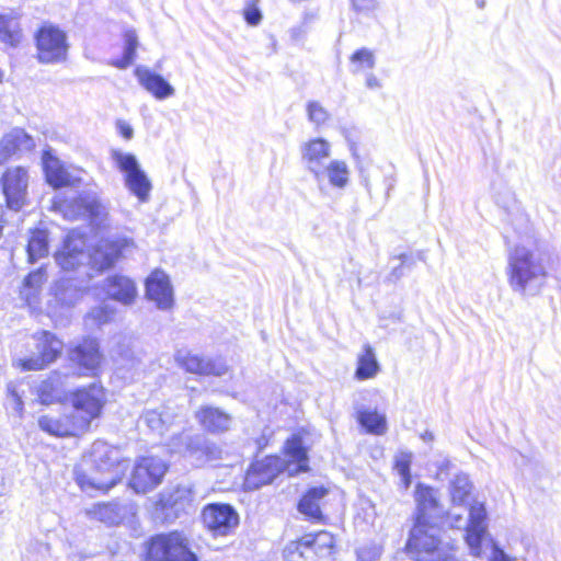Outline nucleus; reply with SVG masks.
Listing matches in <instances>:
<instances>
[{
    "label": "nucleus",
    "mask_w": 561,
    "mask_h": 561,
    "mask_svg": "<svg viewBox=\"0 0 561 561\" xmlns=\"http://www.w3.org/2000/svg\"><path fill=\"white\" fill-rule=\"evenodd\" d=\"M2 191L10 209L20 210L26 201L28 174L22 167L8 169L1 179Z\"/></svg>",
    "instance_id": "nucleus-15"
},
{
    "label": "nucleus",
    "mask_w": 561,
    "mask_h": 561,
    "mask_svg": "<svg viewBox=\"0 0 561 561\" xmlns=\"http://www.w3.org/2000/svg\"><path fill=\"white\" fill-rule=\"evenodd\" d=\"M35 147L34 139L21 128H14L0 140V165L14 154L28 152Z\"/></svg>",
    "instance_id": "nucleus-23"
},
{
    "label": "nucleus",
    "mask_w": 561,
    "mask_h": 561,
    "mask_svg": "<svg viewBox=\"0 0 561 561\" xmlns=\"http://www.w3.org/2000/svg\"><path fill=\"white\" fill-rule=\"evenodd\" d=\"M444 463L447 467L449 465V460H446Z\"/></svg>",
    "instance_id": "nucleus-60"
},
{
    "label": "nucleus",
    "mask_w": 561,
    "mask_h": 561,
    "mask_svg": "<svg viewBox=\"0 0 561 561\" xmlns=\"http://www.w3.org/2000/svg\"><path fill=\"white\" fill-rule=\"evenodd\" d=\"M414 499L416 502L415 523H436L445 515L439 503L437 490L432 486L419 483L415 488Z\"/></svg>",
    "instance_id": "nucleus-17"
},
{
    "label": "nucleus",
    "mask_w": 561,
    "mask_h": 561,
    "mask_svg": "<svg viewBox=\"0 0 561 561\" xmlns=\"http://www.w3.org/2000/svg\"><path fill=\"white\" fill-rule=\"evenodd\" d=\"M284 554L288 561H316L318 559L313 552V546L311 542H307L306 535L299 540L288 543Z\"/></svg>",
    "instance_id": "nucleus-40"
},
{
    "label": "nucleus",
    "mask_w": 561,
    "mask_h": 561,
    "mask_svg": "<svg viewBox=\"0 0 561 561\" xmlns=\"http://www.w3.org/2000/svg\"><path fill=\"white\" fill-rule=\"evenodd\" d=\"M38 426L42 431L54 436H76L83 432L81 427H77V421L71 414L64 417H51L43 415L38 420Z\"/></svg>",
    "instance_id": "nucleus-29"
},
{
    "label": "nucleus",
    "mask_w": 561,
    "mask_h": 561,
    "mask_svg": "<svg viewBox=\"0 0 561 561\" xmlns=\"http://www.w3.org/2000/svg\"><path fill=\"white\" fill-rule=\"evenodd\" d=\"M124 50L121 59L113 60L112 66L118 69H126L134 64L139 47V39L134 28H128L123 34Z\"/></svg>",
    "instance_id": "nucleus-36"
},
{
    "label": "nucleus",
    "mask_w": 561,
    "mask_h": 561,
    "mask_svg": "<svg viewBox=\"0 0 561 561\" xmlns=\"http://www.w3.org/2000/svg\"><path fill=\"white\" fill-rule=\"evenodd\" d=\"M38 60L43 64L64 61L67 57V35L54 25H44L36 34Z\"/></svg>",
    "instance_id": "nucleus-10"
},
{
    "label": "nucleus",
    "mask_w": 561,
    "mask_h": 561,
    "mask_svg": "<svg viewBox=\"0 0 561 561\" xmlns=\"http://www.w3.org/2000/svg\"><path fill=\"white\" fill-rule=\"evenodd\" d=\"M201 426L210 433H222L230 428L232 419L225 411L214 407H202L196 412Z\"/></svg>",
    "instance_id": "nucleus-27"
},
{
    "label": "nucleus",
    "mask_w": 561,
    "mask_h": 561,
    "mask_svg": "<svg viewBox=\"0 0 561 561\" xmlns=\"http://www.w3.org/2000/svg\"><path fill=\"white\" fill-rule=\"evenodd\" d=\"M327 495L328 490L325 488H311L310 490L307 491V493L300 499L298 503L299 513H301L306 518L310 520L321 522L323 519L321 505Z\"/></svg>",
    "instance_id": "nucleus-30"
},
{
    "label": "nucleus",
    "mask_w": 561,
    "mask_h": 561,
    "mask_svg": "<svg viewBox=\"0 0 561 561\" xmlns=\"http://www.w3.org/2000/svg\"><path fill=\"white\" fill-rule=\"evenodd\" d=\"M195 494L191 484H179L161 493L160 505L163 510L173 511L176 515L193 508Z\"/></svg>",
    "instance_id": "nucleus-26"
},
{
    "label": "nucleus",
    "mask_w": 561,
    "mask_h": 561,
    "mask_svg": "<svg viewBox=\"0 0 561 561\" xmlns=\"http://www.w3.org/2000/svg\"><path fill=\"white\" fill-rule=\"evenodd\" d=\"M260 0H245L243 15L249 25L255 26L262 20V13L259 9Z\"/></svg>",
    "instance_id": "nucleus-49"
},
{
    "label": "nucleus",
    "mask_w": 561,
    "mask_h": 561,
    "mask_svg": "<svg viewBox=\"0 0 561 561\" xmlns=\"http://www.w3.org/2000/svg\"><path fill=\"white\" fill-rule=\"evenodd\" d=\"M83 288L70 278L59 279L53 287L55 300L61 307L75 306L83 297Z\"/></svg>",
    "instance_id": "nucleus-33"
},
{
    "label": "nucleus",
    "mask_w": 561,
    "mask_h": 561,
    "mask_svg": "<svg viewBox=\"0 0 561 561\" xmlns=\"http://www.w3.org/2000/svg\"><path fill=\"white\" fill-rule=\"evenodd\" d=\"M421 438L423 442L427 443V442H433L434 440V434L430 431H426L424 432L422 435H421Z\"/></svg>",
    "instance_id": "nucleus-57"
},
{
    "label": "nucleus",
    "mask_w": 561,
    "mask_h": 561,
    "mask_svg": "<svg viewBox=\"0 0 561 561\" xmlns=\"http://www.w3.org/2000/svg\"><path fill=\"white\" fill-rule=\"evenodd\" d=\"M35 147L34 139L21 128H14L0 140V165L14 154L28 152Z\"/></svg>",
    "instance_id": "nucleus-24"
},
{
    "label": "nucleus",
    "mask_w": 561,
    "mask_h": 561,
    "mask_svg": "<svg viewBox=\"0 0 561 561\" xmlns=\"http://www.w3.org/2000/svg\"><path fill=\"white\" fill-rule=\"evenodd\" d=\"M146 296L160 310H169L173 307V288L169 276L163 271L156 270L148 276Z\"/></svg>",
    "instance_id": "nucleus-19"
},
{
    "label": "nucleus",
    "mask_w": 561,
    "mask_h": 561,
    "mask_svg": "<svg viewBox=\"0 0 561 561\" xmlns=\"http://www.w3.org/2000/svg\"><path fill=\"white\" fill-rule=\"evenodd\" d=\"M473 490V483L465 472L456 473L449 481L448 492L453 506L469 505V497Z\"/></svg>",
    "instance_id": "nucleus-34"
},
{
    "label": "nucleus",
    "mask_w": 561,
    "mask_h": 561,
    "mask_svg": "<svg viewBox=\"0 0 561 561\" xmlns=\"http://www.w3.org/2000/svg\"><path fill=\"white\" fill-rule=\"evenodd\" d=\"M142 422L154 433L163 435L172 423V415L162 410H147L141 416Z\"/></svg>",
    "instance_id": "nucleus-43"
},
{
    "label": "nucleus",
    "mask_w": 561,
    "mask_h": 561,
    "mask_svg": "<svg viewBox=\"0 0 561 561\" xmlns=\"http://www.w3.org/2000/svg\"><path fill=\"white\" fill-rule=\"evenodd\" d=\"M26 251L30 263H35L36 261L46 257L49 251L48 232L43 229L32 231Z\"/></svg>",
    "instance_id": "nucleus-38"
},
{
    "label": "nucleus",
    "mask_w": 561,
    "mask_h": 561,
    "mask_svg": "<svg viewBox=\"0 0 561 561\" xmlns=\"http://www.w3.org/2000/svg\"><path fill=\"white\" fill-rule=\"evenodd\" d=\"M133 247V239L126 237L102 240L93 252L88 253L87 263L92 270L105 271L111 268L117 259Z\"/></svg>",
    "instance_id": "nucleus-13"
},
{
    "label": "nucleus",
    "mask_w": 561,
    "mask_h": 561,
    "mask_svg": "<svg viewBox=\"0 0 561 561\" xmlns=\"http://www.w3.org/2000/svg\"><path fill=\"white\" fill-rule=\"evenodd\" d=\"M307 542L313 546V552L318 560L331 559L335 549V540L331 533L322 530L317 534H308Z\"/></svg>",
    "instance_id": "nucleus-37"
},
{
    "label": "nucleus",
    "mask_w": 561,
    "mask_h": 561,
    "mask_svg": "<svg viewBox=\"0 0 561 561\" xmlns=\"http://www.w3.org/2000/svg\"><path fill=\"white\" fill-rule=\"evenodd\" d=\"M135 76L140 85L158 100H165L174 95V88L159 73L145 66L135 69Z\"/></svg>",
    "instance_id": "nucleus-25"
},
{
    "label": "nucleus",
    "mask_w": 561,
    "mask_h": 561,
    "mask_svg": "<svg viewBox=\"0 0 561 561\" xmlns=\"http://www.w3.org/2000/svg\"><path fill=\"white\" fill-rule=\"evenodd\" d=\"M447 524L451 528L463 529L465 540L472 556L479 557L482 548L481 543L486 535V510L483 503L474 502L466 506H453L445 512Z\"/></svg>",
    "instance_id": "nucleus-3"
},
{
    "label": "nucleus",
    "mask_w": 561,
    "mask_h": 561,
    "mask_svg": "<svg viewBox=\"0 0 561 561\" xmlns=\"http://www.w3.org/2000/svg\"><path fill=\"white\" fill-rule=\"evenodd\" d=\"M85 241L81 236L68 234L64 248L55 256L57 264L65 271L76 270L87 263Z\"/></svg>",
    "instance_id": "nucleus-22"
},
{
    "label": "nucleus",
    "mask_w": 561,
    "mask_h": 561,
    "mask_svg": "<svg viewBox=\"0 0 561 561\" xmlns=\"http://www.w3.org/2000/svg\"><path fill=\"white\" fill-rule=\"evenodd\" d=\"M43 164L47 182L54 187L71 185L77 180L57 158L49 153L44 154Z\"/></svg>",
    "instance_id": "nucleus-32"
},
{
    "label": "nucleus",
    "mask_w": 561,
    "mask_h": 561,
    "mask_svg": "<svg viewBox=\"0 0 561 561\" xmlns=\"http://www.w3.org/2000/svg\"><path fill=\"white\" fill-rule=\"evenodd\" d=\"M366 87L371 90L380 89L381 82L374 73H368L366 77Z\"/></svg>",
    "instance_id": "nucleus-54"
},
{
    "label": "nucleus",
    "mask_w": 561,
    "mask_h": 561,
    "mask_svg": "<svg viewBox=\"0 0 561 561\" xmlns=\"http://www.w3.org/2000/svg\"><path fill=\"white\" fill-rule=\"evenodd\" d=\"M284 450L287 459L270 456L253 463L247 473L245 484L249 488L257 489L272 483L282 471L286 470L289 476H293L309 469L307 450L299 436L287 439Z\"/></svg>",
    "instance_id": "nucleus-1"
},
{
    "label": "nucleus",
    "mask_w": 561,
    "mask_h": 561,
    "mask_svg": "<svg viewBox=\"0 0 561 561\" xmlns=\"http://www.w3.org/2000/svg\"><path fill=\"white\" fill-rule=\"evenodd\" d=\"M91 458L95 472L91 476H81L78 481L82 488L91 486L107 491L119 480L118 450L104 442H95L91 448Z\"/></svg>",
    "instance_id": "nucleus-5"
},
{
    "label": "nucleus",
    "mask_w": 561,
    "mask_h": 561,
    "mask_svg": "<svg viewBox=\"0 0 561 561\" xmlns=\"http://www.w3.org/2000/svg\"><path fill=\"white\" fill-rule=\"evenodd\" d=\"M438 534L436 523H415L407 542L408 552L415 561H457L454 547L444 545Z\"/></svg>",
    "instance_id": "nucleus-4"
},
{
    "label": "nucleus",
    "mask_w": 561,
    "mask_h": 561,
    "mask_svg": "<svg viewBox=\"0 0 561 561\" xmlns=\"http://www.w3.org/2000/svg\"><path fill=\"white\" fill-rule=\"evenodd\" d=\"M20 42V24L12 14H0V43L16 46Z\"/></svg>",
    "instance_id": "nucleus-41"
},
{
    "label": "nucleus",
    "mask_w": 561,
    "mask_h": 561,
    "mask_svg": "<svg viewBox=\"0 0 561 561\" xmlns=\"http://www.w3.org/2000/svg\"><path fill=\"white\" fill-rule=\"evenodd\" d=\"M115 310L108 305L92 308L84 318V323L88 328H100L103 324L112 321Z\"/></svg>",
    "instance_id": "nucleus-46"
},
{
    "label": "nucleus",
    "mask_w": 561,
    "mask_h": 561,
    "mask_svg": "<svg viewBox=\"0 0 561 561\" xmlns=\"http://www.w3.org/2000/svg\"><path fill=\"white\" fill-rule=\"evenodd\" d=\"M8 396L12 409L20 413L23 409V401L12 383L8 385Z\"/></svg>",
    "instance_id": "nucleus-52"
},
{
    "label": "nucleus",
    "mask_w": 561,
    "mask_h": 561,
    "mask_svg": "<svg viewBox=\"0 0 561 561\" xmlns=\"http://www.w3.org/2000/svg\"><path fill=\"white\" fill-rule=\"evenodd\" d=\"M168 470L167 463L158 457L140 458L131 472L130 488L136 493H147L159 485Z\"/></svg>",
    "instance_id": "nucleus-12"
},
{
    "label": "nucleus",
    "mask_w": 561,
    "mask_h": 561,
    "mask_svg": "<svg viewBox=\"0 0 561 561\" xmlns=\"http://www.w3.org/2000/svg\"><path fill=\"white\" fill-rule=\"evenodd\" d=\"M358 421L367 430V432L381 435L387 430L386 417L371 410L358 411Z\"/></svg>",
    "instance_id": "nucleus-44"
},
{
    "label": "nucleus",
    "mask_w": 561,
    "mask_h": 561,
    "mask_svg": "<svg viewBox=\"0 0 561 561\" xmlns=\"http://www.w3.org/2000/svg\"><path fill=\"white\" fill-rule=\"evenodd\" d=\"M131 511L128 505L118 502L94 504L87 514L107 525H118Z\"/></svg>",
    "instance_id": "nucleus-28"
},
{
    "label": "nucleus",
    "mask_w": 561,
    "mask_h": 561,
    "mask_svg": "<svg viewBox=\"0 0 561 561\" xmlns=\"http://www.w3.org/2000/svg\"><path fill=\"white\" fill-rule=\"evenodd\" d=\"M203 520L215 536H226L237 527L239 516L232 506L216 503L204 508Z\"/></svg>",
    "instance_id": "nucleus-16"
},
{
    "label": "nucleus",
    "mask_w": 561,
    "mask_h": 561,
    "mask_svg": "<svg viewBox=\"0 0 561 561\" xmlns=\"http://www.w3.org/2000/svg\"><path fill=\"white\" fill-rule=\"evenodd\" d=\"M2 214H3V208L0 205V237L2 236Z\"/></svg>",
    "instance_id": "nucleus-59"
},
{
    "label": "nucleus",
    "mask_w": 561,
    "mask_h": 561,
    "mask_svg": "<svg viewBox=\"0 0 561 561\" xmlns=\"http://www.w3.org/2000/svg\"><path fill=\"white\" fill-rule=\"evenodd\" d=\"M106 293L112 299L123 305H130L136 297L137 290L131 279L115 275L107 278Z\"/></svg>",
    "instance_id": "nucleus-31"
},
{
    "label": "nucleus",
    "mask_w": 561,
    "mask_h": 561,
    "mask_svg": "<svg viewBox=\"0 0 561 561\" xmlns=\"http://www.w3.org/2000/svg\"><path fill=\"white\" fill-rule=\"evenodd\" d=\"M506 275L514 293L535 296L546 283L547 270L537 254L524 245H517L508 255Z\"/></svg>",
    "instance_id": "nucleus-2"
},
{
    "label": "nucleus",
    "mask_w": 561,
    "mask_h": 561,
    "mask_svg": "<svg viewBox=\"0 0 561 561\" xmlns=\"http://www.w3.org/2000/svg\"><path fill=\"white\" fill-rule=\"evenodd\" d=\"M350 175L351 171L345 161L332 159L319 171V174L313 175V179L319 191L324 193L328 187L346 188L350 184Z\"/></svg>",
    "instance_id": "nucleus-18"
},
{
    "label": "nucleus",
    "mask_w": 561,
    "mask_h": 561,
    "mask_svg": "<svg viewBox=\"0 0 561 561\" xmlns=\"http://www.w3.org/2000/svg\"><path fill=\"white\" fill-rule=\"evenodd\" d=\"M413 455L410 451H399L394 456V469L401 477L404 489H408L411 484V463Z\"/></svg>",
    "instance_id": "nucleus-48"
},
{
    "label": "nucleus",
    "mask_w": 561,
    "mask_h": 561,
    "mask_svg": "<svg viewBox=\"0 0 561 561\" xmlns=\"http://www.w3.org/2000/svg\"><path fill=\"white\" fill-rule=\"evenodd\" d=\"M398 259L401 261V265H403L408 262V255L405 253L399 254Z\"/></svg>",
    "instance_id": "nucleus-58"
},
{
    "label": "nucleus",
    "mask_w": 561,
    "mask_h": 561,
    "mask_svg": "<svg viewBox=\"0 0 561 561\" xmlns=\"http://www.w3.org/2000/svg\"><path fill=\"white\" fill-rule=\"evenodd\" d=\"M60 210L66 219L75 220L82 216H99L103 209L95 202L83 198H73L60 204Z\"/></svg>",
    "instance_id": "nucleus-35"
},
{
    "label": "nucleus",
    "mask_w": 561,
    "mask_h": 561,
    "mask_svg": "<svg viewBox=\"0 0 561 561\" xmlns=\"http://www.w3.org/2000/svg\"><path fill=\"white\" fill-rule=\"evenodd\" d=\"M331 151V144L324 138L310 139L301 145V161L312 176L332 160Z\"/></svg>",
    "instance_id": "nucleus-21"
},
{
    "label": "nucleus",
    "mask_w": 561,
    "mask_h": 561,
    "mask_svg": "<svg viewBox=\"0 0 561 561\" xmlns=\"http://www.w3.org/2000/svg\"><path fill=\"white\" fill-rule=\"evenodd\" d=\"M175 362L187 373L195 375L222 376L227 373V366L222 360H211L186 351H178Z\"/></svg>",
    "instance_id": "nucleus-20"
},
{
    "label": "nucleus",
    "mask_w": 561,
    "mask_h": 561,
    "mask_svg": "<svg viewBox=\"0 0 561 561\" xmlns=\"http://www.w3.org/2000/svg\"><path fill=\"white\" fill-rule=\"evenodd\" d=\"M379 371V364L376 359L373 347L369 344L364 346V353L358 356L355 376L359 380L373 378Z\"/></svg>",
    "instance_id": "nucleus-39"
},
{
    "label": "nucleus",
    "mask_w": 561,
    "mask_h": 561,
    "mask_svg": "<svg viewBox=\"0 0 561 561\" xmlns=\"http://www.w3.org/2000/svg\"><path fill=\"white\" fill-rule=\"evenodd\" d=\"M351 71L356 75L365 69H373L376 64L374 53L368 48L357 49L350 57Z\"/></svg>",
    "instance_id": "nucleus-47"
},
{
    "label": "nucleus",
    "mask_w": 561,
    "mask_h": 561,
    "mask_svg": "<svg viewBox=\"0 0 561 561\" xmlns=\"http://www.w3.org/2000/svg\"><path fill=\"white\" fill-rule=\"evenodd\" d=\"M147 554L150 561H197L196 554L187 546V539L176 531L153 537Z\"/></svg>",
    "instance_id": "nucleus-6"
},
{
    "label": "nucleus",
    "mask_w": 561,
    "mask_h": 561,
    "mask_svg": "<svg viewBox=\"0 0 561 561\" xmlns=\"http://www.w3.org/2000/svg\"><path fill=\"white\" fill-rule=\"evenodd\" d=\"M306 113L308 121L317 129L328 126L332 118L331 113L319 101H309L306 104Z\"/></svg>",
    "instance_id": "nucleus-45"
},
{
    "label": "nucleus",
    "mask_w": 561,
    "mask_h": 561,
    "mask_svg": "<svg viewBox=\"0 0 561 561\" xmlns=\"http://www.w3.org/2000/svg\"><path fill=\"white\" fill-rule=\"evenodd\" d=\"M403 275L402 273V265H399L398 267H394L391 272V276L394 277L396 279H399L401 278Z\"/></svg>",
    "instance_id": "nucleus-56"
},
{
    "label": "nucleus",
    "mask_w": 561,
    "mask_h": 561,
    "mask_svg": "<svg viewBox=\"0 0 561 561\" xmlns=\"http://www.w3.org/2000/svg\"><path fill=\"white\" fill-rule=\"evenodd\" d=\"M45 280L46 273L43 267L31 272L25 277L21 295L30 306L36 302L37 294L39 293L41 287Z\"/></svg>",
    "instance_id": "nucleus-42"
},
{
    "label": "nucleus",
    "mask_w": 561,
    "mask_h": 561,
    "mask_svg": "<svg viewBox=\"0 0 561 561\" xmlns=\"http://www.w3.org/2000/svg\"><path fill=\"white\" fill-rule=\"evenodd\" d=\"M71 401L73 407L71 415L77 421V427H81L84 432L102 410L103 387L92 383L88 388L79 389L72 394Z\"/></svg>",
    "instance_id": "nucleus-8"
},
{
    "label": "nucleus",
    "mask_w": 561,
    "mask_h": 561,
    "mask_svg": "<svg viewBox=\"0 0 561 561\" xmlns=\"http://www.w3.org/2000/svg\"><path fill=\"white\" fill-rule=\"evenodd\" d=\"M68 360L78 375H94L102 360L99 342L88 337L69 347Z\"/></svg>",
    "instance_id": "nucleus-14"
},
{
    "label": "nucleus",
    "mask_w": 561,
    "mask_h": 561,
    "mask_svg": "<svg viewBox=\"0 0 561 561\" xmlns=\"http://www.w3.org/2000/svg\"><path fill=\"white\" fill-rule=\"evenodd\" d=\"M112 159L124 173L126 187L142 203L147 202L152 188L151 182L133 153L112 151Z\"/></svg>",
    "instance_id": "nucleus-7"
},
{
    "label": "nucleus",
    "mask_w": 561,
    "mask_h": 561,
    "mask_svg": "<svg viewBox=\"0 0 561 561\" xmlns=\"http://www.w3.org/2000/svg\"><path fill=\"white\" fill-rule=\"evenodd\" d=\"M170 447L175 453L190 456L198 463L220 459L222 453L216 444L206 440L204 436L188 433L173 436Z\"/></svg>",
    "instance_id": "nucleus-11"
},
{
    "label": "nucleus",
    "mask_w": 561,
    "mask_h": 561,
    "mask_svg": "<svg viewBox=\"0 0 561 561\" xmlns=\"http://www.w3.org/2000/svg\"><path fill=\"white\" fill-rule=\"evenodd\" d=\"M491 561H513L503 550L495 548Z\"/></svg>",
    "instance_id": "nucleus-55"
},
{
    "label": "nucleus",
    "mask_w": 561,
    "mask_h": 561,
    "mask_svg": "<svg viewBox=\"0 0 561 561\" xmlns=\"http://www.w3.org/2000/svg\"><path fill=\"white\" fill-rule=\"evenodd\" d=\"M116 125H117V128H118L121 135L125 139H131L133 138L134 129H133V127L128 123H126L125 121H118Z\"/></svg>",
    "instance_id": "nucleus-53"
},
{
    "label": "nucleus",
    "mask_w": 561,
    "mask_h": 561,
    "mask_svg": "<svg viewBox=\"0 0 561 561\" xmlns=\"http://www.w3.org/2000/svg\"><path fill=\"white\" fill-rule=\"evenodd\" d=\"M382 549L379 545L370 542L359 547L356 551L357 561H378Z\"/></svg>",
    "instance_id": "nucleus-50"
},
{
    "label": "nucleus",
    "mask_w": 561,
    "mask_h": 561,
    "mask_svg": "<svg viewBox=\"0 0 561 561\" xmlns=\"http://www.w3.org/2000/svg\"><path fill=\"white\" fill-rule=\"evenodd\" d=\"M352 7L356 12L368 13L378 5L377 0H351Z\"/></svg>",
    "instance_id": "nucleus-51"
},
{
    "label": "nucleus",
    "mask_w": 561,
    "mask_h": 561,
    "mask_svg": "<svg viewBox=\"0 0 561 561\" xmlns=\"http://www.w3.org/2000/svg\"><path fill=\"white\" fill-rule=\"evenodd\" d=\"M36 352L27 358H20L15 365L22 370H41L55 362L64 348V343L49 331H42L33 336Z\"/></svg>",
    "instance_id": "nucleus-9"
}]
</instances>
